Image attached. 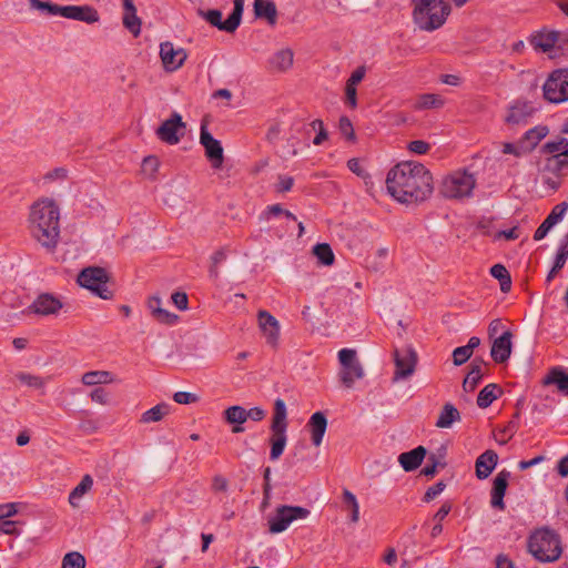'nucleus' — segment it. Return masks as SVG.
<instances>
[{"label": "nucleus", "instance_id": "1", "mask_svg": "<svg viewBox=\"0 0 568 568\" xmlns=\"http://www.w3.org/2000/svg\"><path fill=\"white\" fill-rule=\"evenodd\" d=\"M386 189L399 203L423 202L433 193V176L419 162H400L387 173Z\"/></svg>", "mask_w": 568, "mask_h": 568}, {"label": "nucleus", "instance_id": "2", "mask_svg": "<svg viewBox=\"0 0 568 568\" xmlns=\"http://www.w3.org/2000/svg\"><path fill=\"white\" fill-rule=\"evenodd\" d=\"M29 227L32 236L47 250L53 251L60 237V209L54 200L42 197L30 207Z\"/></svg>", "mask_w": 568, "mask_h": 568}, {"label": "nucleus", "instance_id": "3", "mask_svg": "<svg viewBox=\"0 0 568 568\" xmlns=\"http://www.w3.org/2000/svg\"><path fill=\"white\" fill-rule=\"evenodd\" d=\"M412 2L414 22L424 31L439 29L450 13L447 0H412Z\"/></svg>", "mask_w": 568, "mask_h": 568}, {"label": "nucleus", "instance_id": "4", "mask_svg": "<svg viewBox=\"0 0 568 568\" xmlns=\"http://www.w3.org/2000/svg\"><path fill=\"white\" fill-rule=\"evenodd\" d=\"M528 551L540 562L557 561L562 552L560 537L548 527L539 528L528 538Z\"/></svg>", "mask_w": 568, "mask_h": 568}, {"label": "nucleus", "instance_id": "5", "mask_svg": "<svg viewBox=\"0 0 568 568\" xmlns=\"http://www.w3.org/2000/svg\"><path fill=\"white\" fill-rule=\"evenodd\" d=\"M77 282L80 286L91 291L103 300L113 297V290L109 286V275L106 271L99 266H90L80 272Z\"/></svg>", "mask_w": 568, "mask_h": 568}, {"label": "nucleus", "instance_id": "6", "mask_svg": "<svg viewBox=\"0 0 568 568\" xmlns=\"http://www.w3.org/2000/svg\"><path fill=\"white\" fill-rule=\"evenodd\" d=\"M476 184L473 174L456 171L447 175L442 183L440 194L446 199H463L471 194Z\"/></svg>", "mask_w": 568, "mask_h": 568}, {"label": "nucleus", "instance_id": "7", "mask_svg": "<svg viewBox=\"0 0 568 568\" xmlns=\"http://www.w3.org/2000/svg\"><path fill=\"white\" fill-rule=\"evenodd\" d=\"M542 95L549 103L568 101V68L554 70L542 85Z\"/></svg>", "mask_w": 568, "mask_h": 568}, {"label": "nucleus", "instance_id": "8", "mask_svg": "<svg viewBox=\"0 0 568 568\" xmlns=\"http://www.w3.org/2000/svg\"><path fill=\"white\" fill-rule=\"evenodd\" d=\"M310 514L311 511L305 507L287 505L278 506L274 514L268 517V530L271 534L283 532L294 520L305 519Z\"/></svg>", "mask_w": 568, "mask_h": 568}, {"label": "nucleus", "instance_id": "9", "mask_svg": "<svg viewBox=\"0 0 568 568\" xmlns=\"http://www.w3.org/2000/svg\"><path fill=\"white\" fill-rule=\"evenodd\" d=\"M338 359L341 363L339 377L343 385L351 388L356 379L364 377V369L357 358L355 349L343 348L338 352Z\"/></svg>", "mask_w": 568, "mask_h": 568}, {"label": "nucleus", "instance_id": "10", "mask_svg": "<svg viewBox=\"0 0 568 568\" xmlns=\"http://www.w3.org/2000/svg\"><path fill=\"white\" fill-rule=\"evenodd\" d=\"M200 14L213 27L217 28L219 30L226 31V32H234L242 19L243 14V0H235L234 1V8L232 13L227 17L226 20H222V12L216 9L207 10V11H200Z\"/></svg>", "mask_w": 568, "mask_h": 568}, {"label": "nucleus", "instance_id": "11", "mask_svg": "<svg viewBox=\"0 0 568 568\" xmlns=\"http://www.w3.org/2000/svg\"><path fill=\"white\" fill-rule=\"evenodd\" d=\"M185 123L178 112H173L158 129L156 136L170 145L178 144L184 135Z\"/></svg>", "mask_w": 568, "mask_h": 568}, {"label": "nucleus", "instance_id": "12", "mask_svg": "<svg viewBox=\"0 0 568 568\" xmlns=\"http://www.w3.org/2000/svg\"><path fill=\"white\" fill-rule=\"evenodd\" d=\"M395 373L393 381L405 379L414 374L417 364V354L412 347L395 349Z\"/></svg>", "mask_w": 568, "mask_h": 568}, {"label": "nucleus", "instance_id": "13", "mask_svg": "<svg viewBox=\"0 0 568 568\" xmlns=\"http://www.w3.org/2000/svg\"><path fill=\"white\" fill-rule=\"evenodd\" d=\"M200 143L205 150V156L211 162L213 169L222 168L224 161L223 148L219 140L207 131L206 124H201Z\"/></svg>", "mask_w": 568, "mask_h": 568}, {"label": "nucleus", "instance_id": "14", "mask_svg": "<svg viewBox=\"0 0 568 568\" xmlns=\"http://www.w3.org/2000/svg\"><path fill=\"white\" fill-rule=\"evenodd\" d=\"M535 112V108L527 101H515L508 106L505 123L510 126L526 125Z\"/></svg>", "mask_w": 568, "mask_h": 568}, {"label": "nucleus", "instance_id": "15", "mask_svg": "<svg viewBox=\"0 0 568 568\" xmlns=\"http://www.w3.org/2000/svg\"><path fill=\"white\" fill-rule=\"evenodd\" d=\"M62 302L50 293L40 294L24 311L26 314L54 315L62 308Z\"/></svg>", "mask_w": 568, "mask_h": 568}, {"label": "nucleus", "instance_id": "16", "mask_svg": "<svg viewBox=\"0 0 568 568\" xmlns=\"http://www.w3.org/2000/svg\"><path fill=\"white\" fill-rule=\"evenodd\" d=\"M160 57L166 71H175L183 65L187 54L184 49H175L172 42L165 41L160 44Z\"/></svg>", "mask_w": 568, "mask_h": 568}, {"label": "nucleus", "instance_id": "17", "mask_svg": "<svg viewBox=\"0 0 568 568\" xmlns=\"http://www.w3.org/2000/svg\"><path fill=\"white\" fill-rule=\"evenodd\" d=\"M510 473L506 469L499 471L493 481V488L490 491V505L495 509L505 510L506 505L504 497L508 487V480Z\"/></svg>", "mask_w": 568, "mask_h": 568}, {"label": "nucleus", "instance_id": "18", "mask_svg": "<svg viewBox=\"0 0 568 568\" xmlns=\"http://www.w3.org/2000/svg\"><path fill=\"white\" fill-rule=\"evenodd\" d=\"M62 17L87 23L99 21V12L90 6H64Z\"/></svg>", "mask_w": 568, "mask_h": 568}, {"label": "nucleus", "instance_id": "19", "mask_svg": "<svg viewBox=\"0 0 568 568\" xmlns=\"http://www.w3.org/2000/svg\"><path fill=\"white\" fill-rule=\"evenodd\" d=\"M568 210V203L561 202L554 206L551 212L548 214V216L544 220V222L538 226V229L535 231L534 240L540 241L542 240L547 233L550 231V229L556 225L565 215V213Z\"/></svg>", "mask_w": 568, "mask_h": 568}, {"label": "nucleus", "instance_id": "20", "mask_svg": "<svg viewBox=\"0 0 568 568\" xmlns=\"http://www.w3.org/2000/svg\"><path fill=\"white\" fill-rule=\"evenodd\" d=\"M257 318L258 325L266 337L267 344L275 346L280 335V325L277 320L267 311H260Z\"/></svg>", "mask_w": 568, "mask_h": 568}, {"label": "nucleus", "instance_id": "21", "mask_svg": "<svg viewBox=\"0 0 568 568\" xmlns=\"http://www.w3.org/2000/svg\"><path fill=\"white\" fill-rule=\"evenodd\" d=\"M511 337V332L506 331L499 337L494 339L490 355L496 363H505L510 357Z\"/></svg>", "mask_w": 568, "mask_h": 568}, {"label": "nucleus", "instance_id": "22", "mask_svg": "<svg viewBox=\"0 0 568 568\" xmlns=\"http://www.w3.org/2000/svg\"><path fill=\"white\" fill-rule=\"evenodd\" d=\"M560 32L558 31H538L534 33L529 42L538 51L549 52L560 40Z\"/></svg>", "mask_w": 568, "mask_h": 568}, {"label": "nucleus", "instance_id": "23", "mask_svg": "<svg viewBox=\"0 0 568 568\" xmlns=\"http://www.w3.org/2000/svg\"><path fill=\"white\" fill-rule=\"evenodd\" d=\"M497 462L498 455L491 449L479 455L475 463L477 478L486 479L495 469Z\"/></svg>", "mask_w": 568, "mask_h": 568}, {"label": "nucleus", "instance_id": "24", "mask_svg": "<svg viewBox=\"0 0 568 568\" xmlns=\"http://www.w3.org/2000/svg\"><path fill=\"white\" fill-rule=\"evenodd\" d=\"M427 449L424 446L402 453L398 456V463L405 471H413L417 469L426 457Z\"/></svg>", "mask_w": 568, "mask_h": 568}, {"label": "nucleus", "instance_id": "25", "mask_svg": "<svg viewBox=\"0 0 568 568\" xmlns=\"http://www.w3.org/2000/svg\"><path fill=\"white\" fill-rule=\"evenodd\" d=\"M307 426L310 427L313 445L320 446L327 428V418L325 414L323 412L314 413L311 416Z\"/></svg>", "mask_w": 568, "mask_h": 568}, {"label": "nucleus", "instance_id": "26", "mask_svg": "<svg viewBox=\"0 0 568 568\" xmlns=\"http://www.w3.org/2000/svg\"><path fill=\"white\" fill-rule=\"evenodd\" d=\"M123 26L134 36L141 32V19L136 16V8L132 0H123Z\"/></svg>", "mask_w": 568, "mask_h": 568}, {"label": "nucleus", "instance_id": "27", "mask_svg": "<svg viewBox=\"0 0 568 568\" xmlns=\"http://www.w3.org/2000/svg\"><path fill=\"white\" fill-rule=\"evenodd\" d=\"M287 409L285 402L282 398H277L274 402L273 416L271 423V432H286L287 430Z\"/></svg>", "mask_w": 568, "mask_h": 568}, {"label": "nucleus", "instance_id": "28", "mask_svg": "<svg viewBox=\"0 0 568 568\" xmlns=\"http://www.w3.org/2000/svg\"><path fill=\"white\" fill-rule=\"evenodd\" d=\"M544 385H556L558 392L568 396V373L560 366L552 367L542 379Z\"/></svg>", "mask_w": 568, "mask_h": 568}, {"label": "nucleus", "instance_id": "29", "mask_svg": "<svg viewBox=\"0 0 568 568\" xmlns=\"http://www.w3.org/2000/svg\"><path fill=\"white\" fill-rule=\"evenodd\" d=\"M223 418L227 424L234 425L233 433H243L242 424L246 422V408L240 405L230 406L223 412Z\"/></svg>", "mask_w": 568, "mask_h": 568}, {"label": "nucleus", "instance_id": "30", "mask_svg": "<svg viewBox=\"0 0 568 568\" xmlns=\"http://www.w3.org/2000/svg\"><path fill=\"white\" fill-rule=\"evenodd\" d=\"M568 170V150L550 155L546 159L544 171L554 173L557 176L565 175Z\"/></svg>", "mask_w": 568, "mask_h": 568}, {"label": "nucleus", "instance_id": "31", "mask_svg": "<svg viewBox=\"0 0 568 568\" xmlns=\"http://www.w3.org/2000/svg\"><path fill=\"white\" fill-rule=\"evenodd\" d=\"M549 130L546 125H537L525 132L520 142L526 153L531 152L539 142L548 134Z\"/></svg>", "mask_w": 568, "mask_h": 568}, {"label": "nucleus", "instance_id": "32", "mask_svg": "<svg viewBox=\"0 0 568 568\" xmlns=\"http://www.w3.org/2000/svg\"><path fill=\"white\" fill-rule=\"evenodd\" d=\"M254 14L265 19L271 26L276 23L277 10L273 0H254Z\"/></svg>", "mask_w": 568, "mask_h": 568}, {"label": "nucleus", "instance_id": "33", "mask_svg": "<svg viewBox=\"0 0 568 568\" xmlns=\"http://www.w3.org/2000/svg\"><path fill=\"white\" fill-rule=\"evenodd\" d=\"M460 420L459 410L450 403H446L437 418L436 427L438 428H450L455 422Z\"/></svg>", "mask_w": 568, "mask_h": 568}, {"label": "nucleus", "instance_id": "34", "mask_svg": "<svg viewBox=\"0 0 568 568\" xmlns=\"http://www.w3.org/2000/svg\"><path fill=\"white\" fill-rule=\"evenodd\" d=\"M93 478L87 474L82 477L81 481L71 490L69 495V503L73 508H79V500L92 489Z\"/></svg>", "mask_w": 568, "mask_h": 568}, {"label": "nucleus", "instance_id": "35", "mask_svg": "<svg viewBox=\"0 0 568 568\" xmlns=\"http://www.w3.org/2000/svg\"><path fill=\"white\" fill-rule=\"evenodd\" d=\"M81 382L87 386H94L113 383L114 378L108 371H91L82 375Z\"/></svg>", "mask_w": 568, "mask_h": 568}, {"label": "nucleus", "instance_id": "36", "mask_svg": "<svg viewBox=\"0 0 568 568\" xmlns=\"http://www.w3.org/2000/svg\"><path fill=\"white\" fill-rule=\"evenodd\" d=\"M171 406L166 403H160L148 409L141 415L140 423L149 424L160 422L164 416L170 414Z\"/></svg>", "mask_w": 568, "mask_h": 568}, {"label": "nucleus", "instance_id": "37", "mask_svg": "<svg viewBox=\"0 0 568 568\" xmlns=\"http://www.w3.org/2000/svg\"><path fill=\"white\" fill-rule=\"evenodd\" d=\"M287 443V434L286 432H278V433H272V436L270 437V444H271V452H270V459L271 460H277L286 446Z\"/></svg>", "mask_w": 568, "mask_h": 568}, {"label": "nucleus", "instance_id": "38", "mask_svg": "<svg viewBox=\"0 0 568 568\" xmlns=\"http://www.w3.org/2000/svg\"><path fill=\"white\" fill-rule=\"evenodd\" d=\"M497 393H501V388L497 384L486 385L477 396V405L480 408H487L497 399Z\"/></svg>", "mask_w": 568, "mask_h": 568}, {"label": "nucleus", "instance_id": "39", "mask_svg": "<svg viewBox=\"0 0 568 568\" xmlns=\"http://www.w3.org/2000/svg\"><path fill=\"white\" fill-rule=\"evenodd\" d=\"M519 418L520 413L519 410H517L513 415V418L508 422V424L503 429L499 430L500 437L496 438L499 445H506L508 440H510L514 437V435L517 433L519 428Z\"/></svg>", "mask_w": 568, "mask_h": 568}, {"label": "nucleus", "instance_id": "40", "mask_svg": "<svg viewBox=\"0 0 568 568\" xmlns=\"http://www.w3.org/2000/svg\"><path fill=\"white\" fill-rule=\"evenodd\" d=\"M493 277L499 281L503 293H508L511 288V276L508 270L501 264H495L490 268Z\"/></svg>", "mask_w": 568, "mask_h": 568}, {"label": "nucleus", "instance_id": "41", "mask_svg": "<svg viewBox=\"0 0 568 568\" xmlns=\"http://www.w3.org/2000/svg\"><path fill=\"white\" fill-rule=\"evenodd\" d=\"M31 9L38 10L45 16H61L64 6H59L51 1L28 0Z\"/></svg>", "mask_w": 568, "mask_h": 568}, {"label": "nucleus", "instance_id": "42", "mask_svg": "<svg viewBox=\"0 0 568 568\" xmlns=\"http://www.w3.org/2000/svg\"><path fill=\"white\" fill-rule=\"evenodd\" d=\"M444 105V99L434 93H425L418 97L415 109L417 110H426V109H438Z\"/></svg>", "mask_w": 568, "mask_h": 568}, {"label": "nucleus", "instance_id": "43", "mask_svg": "<svg viewBox=\"0 0 568 568\" xmlns=\"http://www.w3.org/2000/svg\"><path fill=\"white\" fill-rule=\"evenodd\" d=\"M271 63L274 68L278 70H287L293 64V51L290 49H283L277 51L273 55Z\"/></svg>", "mask_w": 568, "mask_h": 568}, {"label": "nucleus", "instance_id": "44", "mask_svg": "<svg viewBox=\"0 0 568 568\" xmlns=\"http://www.w3.org/2000/svg\"><path fill=\"white\" fill-rule=\"evenodd\" d=\"M313 253L323 265L329 266L334 263V253L326 243L316 244L313 247Z\"/></svg>", "mask_w": 568, "mask_h": 568}, {"label": "nucleus", "instance_id": "45", "mask_svg": "<svg viewBox=\"0 0 568 568\" xmlns=\"http://www.w3.org/2000/svg\"><path fill=\"white\" fill-rule=\"evenodd\" d=\"M343 503L347 509L351 510V520L353 523L358 521L359 519V506L356 499V496L349 490L345 489L343 491Z\"/></svg>", "mask_w": 568, "mask_h": 568}, {"label": "nucleus", "instance_id": "46", "mask_svg": "<svg viewBox=\"0 0 568 568\" xmlns=\"http://www.w3.org/2000/svg\"><path fill=\"white\" fill-rule=\"evenodd\" d=\"M227 257L226 250L224 247L219 248L211 256V265L209 268V275L213 280H217L220 276L219 265L223 263Z\"/></svg>", "mask_w": 568, "mask_h": 568}, {"label": "nucleus", "instance_id": "47", "mask_svg": "<svg viewBox=\"0 0 568 568\" xmlns=\"http://www.w3.org/2000/svg\"><path fill=\"white\" fill-rule=\"evenodd\" d=\"M85 558L78 551H71L64 555L61 568H84Z\"/></svg>", "mask_w": 568, "mask_h": 568}, {"label": "nucleus", "instance_id": "48", "mask_svg": "<svg viewBox=\"0 0 568 568\" xmlns=\"http://www.w3.org/2000/svg\"><path fill=\"white\" fill-rule=\"evenodd\" d=\"M565 150H568V140L566 138L548 141L541 146V152L550 155L561 153Z\"/></svg>", "mask_w": 568, "mask_h": 568}, {"label": "nucleus", "instance_id": "49", "mask_svg": "<svg viewBox=\"0 0 568 568\" xmlns=\"http://www.w3.org/2000/svg\"><path fill=\"white\" fill-rule=\"evenodd\" d=\"M483 377V372L477 368H470L469 373L463 382V388L465 392H473Z\"/></svg>", "mask_w": 568, "mask_h": 568}, {"label": "nucleus", "instance_id": "50", "mask_svg": "<svg viewBox=\"0 0 568 568\" xmlns=\"http://www.w3.org/2000/svg\"><path fill=\"white\" fill-rule=\"evenodd\" d=\"M17 378L22 384L33 388H41L45 384V381L42 377L29 373H19L17 374Z\"/></svg>", "mask_w": 568, "mask_h": 568}, {"label": "nucleus", "instance_id": "51", "mask_svg": "<svg viewBox=\"0 0 568 568\" xmlns=\"http://www.w3.org/2000/svg\"><path fill=\"white\" fill-rule=\"evenodd\" d=\"M152 316L156 322L165 325H174L179 320L176 314H173L164 308L155 310V313Z\"/></svg>", "mask_w": 568, "mask_h": 568}, {"label": "nucleus", "instance_id": "52", "mask_svg": "<svg viewBox=\"0 0 568 568\" xmlns=\"http://www.w3.org/2000/svg\"><path fill=\"white\" fill-rule=\"evenodd\" d=\"M473 353L469 352V348H467L465 345L456 347L453 351V362L454 365L460 366L465 364L470 357Z\"/></svg>", "mask_w": 568, "mask_h": 568}, {"label": "nucleus", "instance_id": "53", "mask_svg": "<svg viewBox=\"0 0 568 568\" xmlns=\"http://www.w3.org/2000/svg\"><path fill=\"white\" fill-rule=\"evenodd\" d=\"M338 128H339V131H341L342 135L346 140H348V141H354L355 140V132H354V129H353V124H352L351 120L347 116H342L339 119Z\"/></svg>", "mask_w": 568, "mask_h": 568}, {"label": "nucleus", "instance_id": "54", "mask_svg": "<svg viewBox=\"0 0 568 568\" xmlns=\"http://www.w3.org/2000/svg\"><path fill=\"white\" fill-rule=\"evenodd\" d=\"M19 521L0 519V534L18 536L20 529L18 528Z\"/></svg>", "mask_w": 568, "mask_h": 568}, {"label": "nucleus", "instance_id": "55", "mask_svg": "<svg viewBox=\"0 0 568 568\" xmlns=\"http://www.w3.org/2000/svg\"><path fill=\"white\" fill-rule=\"evenodd\" d=\"M160 162L156 156L150 155L144 158L142 162V170L145 174L154 176L159 169Z\"/></svg>", "mask_w": 568, "mask_h": 568}, {"label": "nucleus", "instance_id": "56", "mask_svg": "<svg viewBox=\"0 0 568 568\" xmlns=\"http://www.w3.org/2000/svg\"><path fill=\"white\" fill-rule=\"evenodd\" d=\"M503 153L504 154H513L516 158H520L524 154H526V151L520 141L517 144L506 142L503 144Z\"/></svg>", "mask_w": 568, "mask_h": 568}, {"label": "nucleus", "instance_id": "57", "mask_svg": "<svg viewBox=\"0 0 568 568\" xmlns=\"http://www.w3.org/2000/svg\"><path fill=\"white\" fill-rule=\"evenodd\" d=\"M446 485L444 481H438L436 483L435 485H433L432 487H429L424 497H423V500L425 503H429L432 501L433 499H435L439 494H442V491L445 489Z\"/></svg>", "mask_w": 568, "mask_h": 568}, {"label": "nucleus", "instance_id": "58", "mask_svg": "<svg viewBox=\"0 0 568 568\" xmlns=\"http://www.w3.org/2000/svg\"><path fill=\"white\" fill-rule=\"evenodd\" d=\"M172 303L180 310H187L189 298L184 292H174L171 296Z\"/></svg>", "mask_w": 568, "mask_h": 568}, {"label": "nucleus", "instance_id": "59", "mask_svg": "<svg viewBox=\"0 0 568 568\" xmlns=\"http://www.w3.org/2000/svg\"><path fill=\"white\" fill-rule=\"evenodd\" d=\"M68 171L64 168H55L44 174L43 179L47 182H53L55 180H65Z\"/></svg>", "mask_w": 568, "mask_h": 568}, {"label": "nucleus", "instance_id": "60", "mask_svg": "<svg viewBox=\"0 0 568 568\" xmlns=\"http://www.w3.org/2000/svg\"><path fill=\"white\" fill-rule=\"evenodd\" d=\"M430 145L423 140H414L409 142L408 150L416 154H425L429 151Z\"/></svg>", "mask_w": 568, "mask_h": 568}, {"label": "nucleus", "instance_id": "61", "mask_svg": "<svg viewBox=\"0 0 568 568\" xmlns=\"http://www.w3.org/2000/svg\"><path fill=\"white\" fill-rule=\"evenodd\" d=\"M173 399L178 404H191V403H195L197 400V396L195 394L189 393V392H176L173 395Z\"/></svg>", "mask_w": 568, "mask_h": 568}, {"label": "nucleus", "instance_id": "62", "mask_svg": "<svg viewBox=\"0 0 568 568\" xmlns=\"http://www.w3.org/2000/svg\"><path fill=\"white\" fill-rule=\"evenodd\" d=\"M366 68L361 65L356 68L347 80L346 84L349 87H356L365 77Z\"/></svg>", "mask_w": 568, "mask_h": 568}, {"label": "nucleus", "instance_id": "63", "mask_svg": "<svg viewBox=\"0 0 568 568\" xmlns=\"http://www.w3.org/2000/svg\"><path fill=\"white\" fill-rule=\"evenodd\" d=\"M90 397L93 402L99 403L101 405L108 404V393L102 387L94 388L91 392Z\"/></svg>", "mask_w": 568, "mask_h": 568}, {"label": "nucleus", "instance_id": "64", "mask_svg": "<svg viewBox=\"0 0 568 568\" xmlns=\"http://www.w3.org/2000/svg\"><path fill=\"white\" fill-rule=\"evenodd\" d=\"M266 412L262 407H253L246 409V420L252 419L254 422H261L265 418Z\"/></svg>", "mask_w": 568, "mask_h": 568}]
</instances>
